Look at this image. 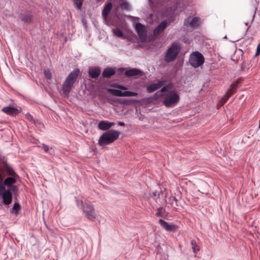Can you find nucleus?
Segmentation results:
<instances>
[{"label": "nucleus", "mask_w": 260, "mask_h": 260, "mask_svg": "<svg viewBox=\"0 0 260 260\" xmlns=\"http://www.w3.org/2000/svg\"><path fill=\"white\" fill-rule=\"evenodd\" d=\"M237 86V84H232L230 88L229 89V90L227 91L225 95L223 97L220 101L219 102L217 106H223L225 102L227 101V100L229 99V98L235 92L236 88Z\"/></svg>", "instance_id": "nucleus-11"}, {"label": "nucleus", "mask_w": 260, "mask_h": 260, "mask_svg": "<svg viewBox=\"0 0 260 260\" xmlns=\"http://www.w3.org/2000/svg\"><path fill=\"white\" fill-rule=\"evenodd\" d=\"M168 23L166 21H162L158 26L154 30L153 34L155 37L158 36L167 27Z\"/></svg>", "instance_id": "nucleus-16"}, {"label": "nucleus", "mask_w": 260, "mask_h": 260, "mask_svg": "<svg viewBox=\"0 0 260 260\" xmlns=\"http://www.w3.org/2000/svg\"><path fill=\"white\" fill-rule=\"evenodd\" d=\"M43 147L45 152H47L50 149L48 146L45 145L44 144H43Z\"/></svg>", "instance_id": "nucleus-31"}, {"label": "nucleus", "mask_w": 260, "mask_h": 260, "mask_svg": "<svg viewBox=\"0 0 260 260\" xmlns=\"http://www.w3.org/2000/svg\"><path fill=\"white\" fill-rule=\"evenodd\" d=\"M118 124L120 126H124L125 123L123 122L119 121L118 122Z\"/></svg>", "instance_id": "nucleus-34"}, {"label": "nucleus", "mask_w": 260, "mask_h": 260, "mask_svg": "<svg viewBox=\"0 0 260 260\" xmlns=\"http://www.w3.org/2000/svg\"><path fill=\"white\" fill-rule=\"evenodd\" d=\"M2 111L10 115H16L19 112L18 109L10 106L3 108L2 109Z\"/></svg>", "instance_id": "nucleus-17"}, {"label": "nucleus", "mask_w": 260, "mask_h": 260, "mask_svg": "<svg viewBox=\"0 0 260 260\" xmlns=\"http://www.w3.org/2000/svg\"><path fill=\"white\" fill-rule=\"evenodd\" d=\"M162 210V208L160 207L158 209V211L156 213V215L157 216H161V212Z\"/></svg>", "instance_id": "nucleus-30"}, {"label": "nucleus", "mask_w": 260, "mask_h": 260, "mask_svg": "<svg viewBox=\"0 0 260 260\" xmlns=\"http://www.w3.org/2000/svg\"><path fill=\"white\" fill-rule=\"evenodd\" d=\"M189 62L192 67L197 68L204 63V56L199 52H194L190 55Z\"/></svg>", "instance_id": "nucleus-7"}, {"label": "nucleus", "mask_w": 260, "mask_h": 260, "mask_svg": "<svg viewBox=\"0 0 260 260\" xmlns=\"http://www.w3.org/2000/svg\"><path fill=\"white\" fill-rule=\"evenodd\" d=\"M158 223L164 230L167 231H174L177 229L176 225L169 223L161 219L159 220Z\"/></svg>", "instance_id": "nucleus-13"}, {"label": "nucleus", "mask_w": 260, "mask_h": 260, "mask_svg": "<svg viewBox=\"0 0 260 260\" xmlns=\"http://www.w3.org/2000/svg\"><path fill=\"white\" fill-rule=\"evenodd\" d=\"M201 23V20L197 17H188L184 22V25L186 27L194 29L198 27Z\"/></svg>", "instance_id": "nucleus-9"}, {"label": "nucleus", "mask_w": 260, "mask_h": 260, "mask_svg": "<svg viewBox=\"0 0 260 260\" xmlns=\"http://www.w3.org/2000/svg\"><path fill=\"white\" fill-rule=\"evenodd\" d=\"M149 2H150V0H149Z\"/></svg>", "instance_id": "nucleus-39"}, {"label": "nucleus", "mask_w": 260, "mask_h": 260, "mask_svg": "<svg viewBox=\"0 0 260 260\" xmlns=\"http://www.w3.org/2000/svg\"><path fill=\"white\" fill-rule=\"evenodd\" d=\"M73 2L77 8L80 10L82 5L83 0H73Z\"/></svg>", "instance_id": "nucleus-26"}, {"label": "nucleus", "mask_w": 260, "mask_h": 260, "mask_svg": "<svg viewBox=\"0 0 260 260\" xmlns=\"http://www.w3.org/2000/svg\"><path fill=\"white\" fill-rule=\"evenodd\" d=\"M19 178V177H7L4 179V190L6 189V187H7V189L12 190L13 191H16L18 188L15 184L16 183Z\"/></svg>", "instance_id": "nucleus-8"}, {"label": "nucleus", "mask_w": 260, "mask_h": 260, "mask_svg": "<svg viewBox=\"0 0 260 260\" xmlns=\"http://www.w3.org/2000/svg\"><path fill=\"white\" fill-rule=\"evenodd\" d=\"M115 73V70L113 69L108 68L103 71L102 75L105 78H110Z\"/></svg>", "instance_id": "nucleus-21"}, {"label": "nucleus", "mask_w": 260, "mask_h": 260, "mask_svg": "<svg viewBox=\"0 0 260 260\" xmlns=\"http://www.w3.org/2000/svg\"><path fill=\"white\" fill-rule=\"evenodd\" d=\"M28 116L29 117H30V119H32V116L30 114H28Z\"/></svg>", "instance_id": "nucleus-36"}, {"label": "nucleus", "mask_w": 260, "mask_h": 260, "mask_svg": "<svg viewBox=\"0 0 260 260\" xmlns=\"http://www.w3.org/2000/svg\"><path fill=\"white\" fill-rule=\"evenodd\" d=\"M245 25L247 26H249V23L248 22L245 23Z\"/></svg>", "instance_id": "nucleus-35"}, {"label": "nucleus", "mask_w": 260, "mask_h": 260, "mask_svg": "<svg viewBox=\"0 0 260 260\" xmlns=\"http://www.w3.org/2000/svg\"><path fill=\"white\" fill-rule=\"evenodd\" d=\"M182 9L178 10L177 9H173H173H171V11H173L172 13L173 14H176V13H177L179 12L182 11Z\"/></svg>", "instance_id": "nucleus-32"}, {"label": "nucleus", "mask_w": 260, "mask_h": 260, "mask_svg": "<svg viewBox=\"0 0 260 260\" xmlns=\"http://www.w3.org/2000/svg\"><path fill=\"white\" fill-rule=\"evenodd\" d=\"M6 172L7 174L9 176V177H19L14 169L10 167L6 168Z\"/></svg>", "instance_id": "nucleus-22"}, {"label": "nucleus", "mask_w": 260, "mask_h": 260, "mask_svg": "<svg viewBox=\"0 0 260 260\" xmlns=\"http://www.w3.org/2000/svg\"><path fill=\"white\" fill-rule=\"evenodd\" d=\"M162 96H164L163 103L167 107H173L179 102L180 96L175 90H169Z\"/></svg>", "instance_id": "nucleus-4"}, {"label": "nucleus", "mask_w": 260, "mask_h": 260, "mask_svg": "<svg viewBox=\"0 0 260 260\" xmlns=\"http://www.w3.org/2000/svg\"><path fill=\"white\" fill-rule=\"evenodd\" d=\"M167 86H165L164 87H162L161 89V92H167Z\"/></svg>", "instance_id": "nucleus-33"}, {"label": "nucleus", "mask_w": 260, "mask_h": 260, "mask_svg": "<svg viewBox=\"0 0 260 260\" xmlns=\"http://www.w3.org/2000/svg\"><path fill=\"white\" fill-rule=\"evenodd\" d=\"M112 8V4L111 3H109L105 5L104 9L102 12V16L104 18L106 19L108 17L109 13L111 10Z\"/></svg>", "instance_id": "nucleus-20"}, {"label": "nucleus", "mask_w": 260, "mask_h": 260, "mask_svg": "<svg viewBox=\"0 0 260 260\" xmlns=\"http://www.w3.org/2000/svg\"><path fill=\"white\" fill-rule=\"evenodd\" d=\"M20 210V206L18 203H15L13 207L12 211L15 214H17L19 210Z\"/></svg>", "instance_id": "nucleus-27"}, {"label": "nucleus", "mask_w": 260, "mask_h": 260, "mask_svg": "<svg viewBox=\"0 0 260 260\" xmlns=\"http://www.w3.org/2000/svg\"><path fill=\"white\" fill-rule=\"evenodd\" d=\"M101 73V70L98 67H93L89 69L88 74L92 78H97Z\"/></svg>", "instance_id": "nucleus-18"}, {"label": "nucleus", "mask_w": 260, "mask_h": 260, "mask_svg": "<svg viewBox=\"0 0 260 260\" xmlns=\"http://www.w3.org/2000/svg\"><path fill=\"white\" fill-rule=\"evenodd\" d=\"M44 75L46 78L51 80L52 78V74L49 70H45L44 71Z\"/></svg>", "instance_id": "nucleus-28"}, {"label": "nucleus", "mask_w": 260, "mask_h": 260, "mask_svg": "<svg viewBox=\"0 0 260 260\" xmlns=\"http://www.w3.org/2000/svg\"><path fill=\"white\" fill-rule=\"evenodd\" d=\"M28 118L30 120L31 119H30V117H28Z\"/></svg>", "instance_id": "nucleus-38"}, {"label": "nucleus", "mask_w": 260, "mask_h": 260, "mask_svg": "<svg viewBox=\"0 0 260 260\" xmlns=\"http://www.w3.org/2000/svg\"><path fill=\"white\" fill-rule=\"evenodd\" d=\"M114 87H116L119 89H112L109 88L107 89V91L112 95L116 96H125V97H130V96H135L138 95V93L136 92L130 91H122V90H125L127 89V87L124 86L115 84L114 85Z\"/></svg>", "instance_id": "nucleus-5"}, {"label": "nucleus", "mask_w": 260, "mask_h": 260, "mask_svg": "<svg viewBox=\"0 0 260 260\" xmlns=\"http://www.w3.org/2000/svg\"><path fill=\"white\" fill-rule=\"evenodd\" d=\"M22 20L24 22H29L31 20V17L29 15H25L22 16Z\"/></svg>", "instance_id": "nucleus-29"}, {"label": "nucleus", "mask_w": 260, "mask_h": 260, "mask_svg": "<svg viewBox=\"0 0 260 260\" xmlns=\"http://www.w3.org/2000/svg\"><path fill=\"white\" fill-rule=\"evenodd\" d=\"M180 51L179 45L174 43L171 47L169 48L165 56V60L166 62H169L173 61L176 57Z\"/></svg>", "instance_id": "nucleus-6"}, {"label": "nucleus", "mask_w": 260, "mask_h": 260, "mask_svg": "<svg viewBox=\"0 0 260 260\" xmlns=\"http://www.w3.org/2000/svg\"><path fill=\"white\" fill-rule=\"evenodd\" d=\"M79 72L80 71L78 69L74 70L69 74L64 81L62 85V90L65 95L68 96L69 95L74 84L77 79Z\"/></svg>", "instance_id": "nucleus-1"}, {"label": "nucleus", "mask_w": 260, "mask_h": 260, "mask_svg": "<svg viewBox=\"0 0 260 260\" xmlns=\"http://www.w3.org/2000/svg\"><path fill=\"white\" fill-rule=\"evenodd\" d=\"M76 205L78 208L82 209L83 213L86 217L89 220H93L96 217V214L93 205L89 201H85L77 200Z\"/></svg>", "instance_id": "nucleus-2"}, {"label": "nucleus", "mask_w": 260, "mask_h": 260, "mask_svg": "<svg viewBox=\"0 0 260 260\" xmlns=\"http://www.w3.org/2000/svg\"><path fill=\"white\" fill-rule=\"evenodd\" d=\"M191 244L192 245V248L194 253H197L199 251V247L194 240H192L191 241Z\"/></svg>", "instance_id": "nucleus-24"}, {"label": "nucleus", "mask_w": 260, "mask_h": 260, "mask_svg": "<svg viewBox=\"0 0 260 260\" xmlns=\"http://www.w3.org/2000/svg\"><path fill=\"white\" fill-rule=\"evenodd\" d=\"M12 190L9 189H5L3 190L1 195L2 196L3 202L4 204L8 205L12 203Z\"/></svg>", "instance_id": "nucleus-12"}, {"label": "nucleus", "mask_w": 260, "mask_h": 260, "mask_svg": "<svg viewBox=\"0 0 260 260\" xmlns=\"http://www.w3.org/2000/svg\"><path fill=\"white\" fill-rule=\"evenodd\" d=\"M134 27L141 41L144 42L146 40V30L144 25L140 23H137Z\"/></svg>", "instance_id": "nucleus-10"}, {"label": "nucleus", "mask_w": 260, "mask_h": 260, "mask_svg": "<svg viewBox=\"0 0 260 260\" xmlns=\"http://www.w3.org/2000/svg\"><path fill=\"white\" fill-rule=\"evenodd\" d=\"M120 135V132L115 130H109L104 133L99 140V144L104 146L115 141Z\"/></svg>", "instance_id": "nucleus-3"}, {"label": "nucleus", "mask_w": 260, "mask_h": 260, "mask_svg": "<svg viewBox=\"0 0 260 260\" xmlns=\"http://www.w3.org/2000/svg\"><path fill=\"white\" fill-rule=\"evenodd\" d=\"M120 5L123 10H128L130 9L129 4L125 0L122 1Z\"/></svg>", "instance_id": "nucleus-23"}, {"label": "nucleus", "mask_w": 260, "mask_h": 260, "mask_svg": "<svg viewBox=\"0 0 260 260\" xmlns=\"http://www.w3.org/2000/svg\"><path fill=\"white\" fill-rule=\"evenodd\" d=\"M119 70H120V71H123V69H122V68L120 69Z\"/></svg>", "instance_id": "nucleus-37"}, {"label": "nucleus", "mask_w": 260, "mask_h": 260, "mask_svg": "<svg viewBox=\"0 0 260 260\" xmlns=\"http://www.w3.org/2000/svg\"><path fill=\"white\" fill-rule=\"evenodd\" d=\"M142 73V72L137 69H132L128 70H127L125 72V75L126 76L131 77L136 75H141Z\"/></svg>", "instance_id": "nucleus-19"}, {"label": "nucleus", "mask_w": 260, "mask_h": 260, "mask_svg": "<svg viewBox=\"0 0 260 260\" xmlns=\"http://www.w3.org/2000/svg\"><path fill=\"white\" fill-rule=\"evenodd\" d=\"M113 32L115 36L118 37H122L123 33L122 31L119 28H115L113 29Z\"/></svg>", "instance_id": "nucleus-25"}, {"label": "nucleus", "mask_w": 260, "mask_h": 260, "mask_svg": "<svg viewBox=\"0 0 260 260\" xmlns=\"http://www.w3.org/2000/svg\"><path fill=\"white\" fill-rule=\"evenodd\" d=\"M164 84V81H158L156 83H153L147 86V90L148 92H152L160 88Z\"/></svg>", "instance_id": "nucleus-15"}, {"label": "nucleus", "mask_w": 260, "mask_h": 260, "mask_svg": "<svg viewBox=\"0 0 260 260\" xmlns=\"http://www.w3.org/2000/svg\"><path fill=\"white\" fill-rule=\"evenodd\" d=\"M115 125L114 122H109L108 121L103 120L100 122L98 124V127L100 129L105 131L109 129L112 126Z\"/></svg>", "instance_id": "nucleus-14"}]
</instances>
